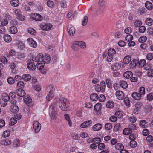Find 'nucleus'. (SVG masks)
<instances>
[{
  "label": "nucleus",
  "instance_id": "f257e3e1",
  "mask_svg": "<svg viewBox=\"0 0 153 153\" xmlns=\"http://www.w3.org/2000/svg\"><path fill=\"white\" fill-rule=\"evenodd\" d=\"M59 105L63 111L67 110L68 108V101L67 99L62 97L59 101Z\"/></svg>",
  "mask_w": 153,
  "mask_h": 153
},
{
  "label": "nucleus",
  "instance_id": "f03ea898",
  "mask_svg": "<svg viewBox=\"0 0 153 153\" xmlns=\"http://www.w3.org/2000/svg\"><path fill=\"white\" fill-rule=\"evenodd\" d=\"M49 113L52 120H55L57 116V110L56 104L55 103L53 104H52L50 106L49 110Z\"/></svg>",
  "mask_w": 153,
  "mask_h": 153
},
{
  "label": "nucleus",
  "instance_id": "7ed1b4c3",
  "mask_svg": "<svg viewBox=\"0 0 153 153\" xmlns=\"http://www.w3.org/2000/svg\"><path fill=\"white\" fill-rule=\"evenodd\" d=\"M116 53V51L114 48H110L107 53H105L103 54V58H106V60L108 62H111L113 59V56Z\"/></svg>",
  "mask_w": 153,
  "mask_h": 153
},
{
  "label": "nucleus",
  "instance_id": "20e7f679",
  "mask_svg": "<svg viewBox=\"0 0 153 153\" xmlns=\"http://www.w3.org/2000/svg\"><path fill=\"white\" fill-rule=\"evenodd\" d=\"M47 91L49 93L46 97V99L49 101L54 96V88L52 85L48 86L46 89Z\"/></svg>",
  "mask_w": 153,
  "mask_h": 153
},
{
  "label": "nucleus",
  "instance_id": "39448f33",
  "mask_svg": "<svg viewBox=\"0 0 153 153\" xmlns=\"http://www.w3.org/2000/svg\"><path fill=\"white\" fill-rule=\"evenodd\" d=\"M27 68L30 70L34 71L36 69V65L34 63V60L31 59H29L27 61Z\"/></svg>",
  "mask_w": 153,
  "mask_h": 153
},
{
  "label": "nucleus",
  "instance_id": "423d86ee",
  "mask_svg": "<svg viewBox=\"0 0 153 153\" xmlns=\"http://www.w3.org/2000/svg\"><path fill=\"white\" fill-rule=\"evenodd\" d=\"M33 127L36 133L39 132L41 129V125L37 121H35L33 123Z\"/></svg>",
  "mask_w": 153,
  "mask_h": 153
},
{
  "label": "nucleus",
  "instance_id": "0eeeda50",
  "mask_svg": "<svg viewBox=\"0 0 153 153\" xmlns=\"http://www.w3.org/2000/svg\"><path fill=\"white\" fill-rule=\"evenodd\" d=\"M68 31L69 35L71 36H73L74 35L75 33V28L71 25H68Z\"/></svg>",
  "mask_w": 153,
  "mask_h": 153
},
{
  "label": "nucleus",
  "instance_id": "6e6552de",
  "mask_svg": "<svg viewBox=\"0 0 153 153\" xmlns=\"http://www.w3.org/2000/svg\"><path fill=\"white\" fill-rule=\"evenodd\" d=\"M40 27L42 30L48 31L50 30L51 29L52 27V25L51 24L47 23L44 25H40Z\"/></svg>",
  "mask_w": 153,
  "mask_h": 153
},
{
  "label": "nucleus",
  "instance_id": "1a4fd4ad",
  "mask_svg": "<svg viewBox=\"0 0 153 153\" xmlns=\"http://www.w3.org/2000/svg\"><path fill=\"white\" fill-rule=\"evenodd\" d=\"M116 95L117 98L120 100H122L124 98V94L121 91H117L116 93Z\"/></svg>",
  "mask_w": 153,
  "mask_h": 153
},
{
  "label": "nucleus",
  "instance_id": "9d476101",
  "mask_svg": "<svg viewBox=\"0 0 153 153\" xmlns=\"http://www.w3.org/2000/svg\"><path fill=\"white\" fill-rule=\"evenodd\" d=\"M42 62L45 64H48L51 60V58L49 55L45 54L44 56L43 55Z\"/></svg>",
  "mask_w": 153,
  "mask_h": 153
},
{
  "label": "nucleus",
  "instance_id": "9b49d317",
  "mask_svg": "<svg viewBox=\"0 0 153 153\" xmlns=\"http://www.w3.org/2000/svg\"><path fill=\"white\" fill-rule=\"evenodd\" d=\"M92 122L91 120H89L84 122L80 125L81 127L86 128L89 126L92 123Z\"/></svg>",
  "mask_w": 153,
  "mask_h": 153
},
{
  "label": "nucleus",
  "instance_id": "f8f14e48",
  "mask_svg": "<svg viewBox=\"0 0 153 153\" xmlns=\"http://www.w3.org/2000/svg\"><path fill=\"white\" fill-rule=\"evenodd\" d=\"M24 102L28 105L31 106L32 105V100L30 96L26 97L24 99Z\"/></svg>",
  "mask_w": 153,
  "mask_h": 153
},
{
  "label": "nucleus",
  "instance_id": "ddd939ff",
  "mask_svg": "<svg viewBox=\"0 0 153 153\" xmlns=\"http://www.w3.org/2000/svg\"><path fill=\"white\" fill-rule=\"evenodd\" d=\"M16 92L17 95L20 97H23L25 95V91L22 89L19 88L16 90Z\"/></svg>",
  "mask_w": 153,
  "mask_h": 153
},
{
  "label": "nucleus",
  "instance_id": "4468645a",
  "mask_svg": "<svg viewBox=\"0 0 153 153\" xmlns=\"http://www.w3.org/2000/svg\"><path fill=\"white\" fill-rule=\"evenodd\" d=\"M43 54L42 53H40L35 57L34 61H35L36 62H42L43 58Z\"/></svg>",
  "mask_w": 153,
  "mask_h": 153
},
{
  "label": "nucleus",
  "instance_id": "2eb2a0df",
  "mask_svg": "<svg viewBox=\"0 0 153 153\" xmlns=\"http://www.w3.org/2000/svg\"><path fill=\"white\" fill-rule=\"evenodd\" d=\"M140 125L142 128H146L148 127L149 123L148 122H146L145 120H142L140 122Z\"/></svg>",
  "mask_w": 153,
  "mask_h": 153
},
{
  "label": "nucleus",
  "instance_id": "dca6fc26",
  "mask_svg": "<svg viewBox=\"0 0 153 153\" xmlns=\"http://www.w3.org/2000/svg\"><path fill=\"white\" fill-rule=\"evenodd\" d=\"M132 96L134 99L137 100H139L140 99L142 96L140 93L135 92L132 94Z\"/></svg>",
  "mask_w": 153,
  "mask_h": 153
},
{
  "label": "nucleus",
  "instance_id": "f3484780",
  "mask_svg": "<svg viewBox=\"0 0 153 153\" xmlns=\"http://www.w3.org/2000/svg\"><path fill=\"white\" fill-rule=\"evenodd\" d=\"M75 43L82 48H85L86 47L85 43L83 41H75Z\"/></svg>",
  "mask_w": 153,
  "mask_h": 153
},
{
  "label": "nucleus",
  "instance_id": "a211bd4d",
  "mask_svg": "<svg viewBox=\"0 0 153 153\" xmlns=\"http://www.w3.org/2000/svg\"><path fill=\"white\" fill-rule=\"evenodd\" d=\"M34 15L32 17V19H33L37 21H40L42 20V17L40 15L36 13V14H34Z\"/></svg>",
  "mask_w": 153,
  "mask_h": 153
},
{
  "label": "nucleus",
  "instance_id": "6ab92c4d",
  "mask_svg": "<svg viewBox=\"0 0 153 153\" xmlns=\"http://www.w3.org/2000/svg\"><path fill=\"white\" fill-rule=\"evenodd\" d=\"M102 126L100 123H97L94 125L93 127V129L94 131H97L101 129Z\"/></svg>",
  "mask_w": 153,
  "mask_h": 153
},
{
  "label": "nucleus",
  "instance_id": "aec40b11",
  "mask_svg": "<svg viewBox=\"0 0 153 153\" xmlns=\"http://www.w3.org/2000/svg\"><path fill=\"white\" fill-rule=\"evenodd\" d=\"M124 76L126 78H131L133 75L132 72L130 71H127L125 72L123 74Z\"/></svg>",
  "mask_w": 153,
  "mask_h": 153
},
{
  "label": "nucleus",
  "instance_id": "412c9836",
  "mask_svg": "<svg viewBox=\"0 0 153 153\" xmlns=\"http://www.w3.org/2000/svg\"><path fill=\"white\" fill-rule=\"evenodd\" d=\"M11 140L8 139H5L1 140L0 142V144L2 145H8L11 144Z\"/></svg>",
  "mask_w": 153,
  "mask_h": 153
},
{
  "label": "nucleus",
  "instance_id": "4be33fe9",
  "mask_svg": "<svg viewBox=\"0 0 153 153\" xmlns=\"http://www.w3.org/2000/svg\"><path fill=\"white\" fill-rule=\"evenodd\" d=\"M115 147L117 150L121 151L124 149V146L122 143H118L116 144Z\"/></svg>",
  "mask_w": 153,
  "mask_h": 153
},
{
  "label": "nucleus",
  "instance_id": "5701e85b",
  "mask_svg": "<svg viewBox=\"0 0 153 153\" xmlns=\"http://www.w3.org/2000/svg\"><path fill=\"white\" fill-rule=\"evenodd\" d=\"M2 100L5 102L8 101L10 100L9 96L6 93L3 94L2 96Z\"/></svg>",
  "mask_w": 153,
  "mask_h": 153
},
{
  "label": "nucleus",
  "instance_id": "b1692460",
  "mask_svg": "<svg viewBox=\"0 0 153 153\" xmlns=\"http://www.w3.org/2000/svg\"><path fill=\"white\" fill-rule=\"evenodd\" d=\"M90 99L93 101H96L98 99V95L96 93L92 94L90 96Z\"/></svg>",
  "mask_w": 153,
  "mask_h": 153
},
{
  "label": "nucleus",
  "instance_id": "393cba45",
  "mask_svg": "<svg viewBox=\"0 0 153 153\" xmlns=\"http://www.w3.org/2000/svg\"><path fill=\"white\" fill-rule=\"evenodd\" d=\"M9 31L11 33L15 34L18 31L17 28L15 26L11 27Z\"/></svg>",
  "mask_w": 153,
  "mask_h": 153
},
{
  "label": "nucleus",
  "instance_id": "a878e982",
  "mask_svg": "<svg viewBox=\"0 0 153 153\" xmlns=\"http://www.w3.org/2000/svg\"><path fill=\"white\" fill-rule=\"evenodd\" d=\"M22 78L24 81H27L31 79V77L30 75L26 74L23 75Z\"/></svg>",
  "mask_w": 153,
  "mask_h": 153
},
{
  "label": "nucleus",
  "instance_id": "bb28decb",
  "mask_svg": "<svg viewBox=\"0 0 153 153\" xmlns=\"http://www.w3.org/2000/svg\"><path fill=\"white\" fill-rule=\"evenodd\" d=\"M12 144L13 147L16 148L19 147L20 145V141L19 140H14L12 143Z\"/></svg>",
  "mask_w": 153,
  "mask_h": 153
},
{
  "label": "nucleus",
  "instance_id": "cd10ccee",
  "mask_svg": "<svg viewBox=\"0 0 153 153\" xmlns=\"http://www.w3.org/2000/svg\"><path fill=\"white\" fill-rule=\"evenodd\" d=\"M146 7L149 10H151L152 9V4L151 2L146 1L145 4Z\"/></svg>",
  "mask_w": 153,
  "mask_h": 153
},
{
  "label": "nucleus",
  "instance_id": "c85d7f7f",
  "mask_svg": "<svg viewBox=\"0 0 153 153\" xmlns=\"http://www.w3.org/2000/svg\"><path fill=\"white\" fill-rule=\"evenodd\" d=\"M138 60L137 59H134L131 62L130 65L131 68H134L136 66L138 63Z\"/></svg>",
  "mask_w": 153,
  "mask_h": 153
},
{
  "label": "nucleus",
  "instance_id": "c756f323",
  "mask_svg": "<svg viewBox=\"0 0 153 153\" xmlns=\"http://www.w3.org/2000/svg\"><path fill=\"white\" fill-rule=\"evenodd\" d=\"M132 133V131L129 128H125L123 131V134L125 135H128Z\"/></svg>",
  "mask_w": 153,
  "mask_h": 153
},
{
  "label": "nucleus",
  "instance_id": "7c9ffc66",
  "mask_svg": "<svg viewBox=\"0 0 153 153\" xmlns=\"http://www.w3.org/2000/svg\"><path fill=\"white\" fill-rule=\"evenodd\" d=\"M88 22V17L86 16H84L82 21V25L83 26H85Z\"/></svg>",
  "mask_w": 153,
  "mask_h": 153
},
{
  "label": "nucleus",
  "instance_id": "2f4dec72",
  "mask_svg": "<svg viewBox=\"0 0 153 153\" xmlns=\"http://www.w3.org/2000/svg\"><path fill=\"white\" fill-rule=\"evenodd\" d=\"M131 60V57L129 56H127L124 58L123 61L125 64H128L130 62Z\"/></svg>",
  "mask_w": 153,
  "mask_h": 153
},
{
  "label": "nucleus",
  "instance_id": "473e14b6",
  "mask_svg": "<svg viewBox=\"0 0 153 153\" xmlns=\"http://www.w3.org/2000/svg\"><path fill=\"white\" fill-rule=\"evenodd\" d=\"M120 85L121 87L124 89L128 87L127 83L125 81L121 80L120 82Z\"/></svg>",
  "mask_w": 153,
  "mask_h": 153
},
{
  "label": "nucleus",
  "instance_id": "72a5a7b5",
  "mask_svg": "<svg viewBox=\"0 0 153 153\" xmlns=\"http://www.w3.org/2000/svg\"><path fill=\"white\" fill-rule=\"evenodd\" d=\"M11 111L14 113H17L19 111V108L16 105H14L12 108Z\"/></svg>",
  "mask_w": 153,
  "mask_h": 153
},
{
  "label": "nucleus",
  "instance_id": "f704fd0d",
  "mask_svg": "<svg viewBox=\"0 0 153 153\" xmlns=\"http://www.w3.org/2000/svg\"><path fill=\"white\" fill-rule=\"evenodd\" d=\"M10 3L13 6L17 7L19 5V0H12Z\"/></svg>",
  "mask_w": 153,
  "mask_h": 153
},
{
  "label": "nucleus",
  "instance_id": "c9c22d12",
  "mask_svg": "<svg viewBox=\"0 0 153 153\" xmlns=\"http://www.w3.org/2000/svg\"><path fill=\"white\" fill-rule=\"evenodd\" d=\"M44 65L45 63L43 62L42 63L39 62L37 63L36 64V67L38 69L41 70L44 67Z\"/></svg>",
  "mask_w": 153,
  "mask_h": 153
},
{
  "label": "nucleus",
  "instance_id": "e433bc0d",
  "mask_svg": "<svg viewBox=\"0 0 153 153\" xmlns=\"http://www.w3.org/2000/svg\"><path fill=\"white\" fill-rule=\"evenodd\" d=\"M144 68L146 70L149 71L151 69L153 68V66L152 64L147 63L144 66Z\"/></svg>",
  "mask_w": 153,
  "mask_h": 153
},
{
  "label": "nucleus",
  "instance_id": "4c0bfd02",
  "mask_svg": "<svg viewBox=\"0 0 153 153\" xmlns=\"http://www.w3.org/2000/svg\"><path fill=\"white\" fill-rule=\"evenodd\" d=\"M145 23L146 25L149 26H151L153 23V21L151 18H148L146 19Z\"/></svg>",
  "mask_w": 153,
  "mask_h": 153
},
{
  "label": "nucleus",
  "instance_id": "58836bf2",
  "mask_svg": "<svg viewBox=\"0 0 153 153\" xmlns=\"http://www.w3.org/2000/svg\"><path fill=\"white\" fill-rule=\"evenodd\" d=\"M64 117L66 120L68 122L69 126H71L72 125V123L71 121L69 115L66 114L64 115Z\"/></svg>",
  "mask_w": 153,
  "mask_h": 153
},
{
  "label": "nucleus",
  "instance_id": "ea45409f",
  "mask_svg": "<svg viewBox=\"0 0 153 153\" xmlns=\"http://www.w3.org/2000/svg\"><path fill=\"white\" fill-rule=\"evenodd\" d=\"M4 41L7 42H9L11 41V38L9 35H5L4 37Z\"/></svg>",
  "mask_w": 153,
  "mask_h": 153
},
{
  "label": "nucleus",
  "instance_id": "a19ab883",
  "mask_svg": "<svg viewBox=\"0 0 153 153\" xmlns=\"http://www.w3.org/2000/svg\"><path fill=\"white\" fill-rule=\"evenodd\" d=\"M128 119L132 123H135L137 120L136 117L133 115L130 117H129Z\"/></svg>",
  "mask_w": 153,
  "mask_h": 153
},
{
  "label": "nucleus",
  "instance_id": "79ce46f5",
  "mask_svg": "<svg viewBox=\"0 0 153 153\" xmlns=\"http://www.w3.org/2000/svg\"><path fill=\"white\" fill-rule=\"evenodd\" d=\"M106 83L107 87L108 88L112 87V81L109 78H107L106 80Z\"/></svg>",
  "mask_w": 153,
  "mask_h": 153
},
{
  "label": "nucleus",
  "instance_id": "37998d69",
  "mask_svg": "<svg viewBox=\"0 0 153 153\" xmlns=\"http://www.w3.org/2000/svg\"><path fill=\"white\" fill-rule=\"evenodd\" d=\"M101 107L100 104L98 103L95 105L94 109L95 111H98L100 110Z\"/></svg>",
  "mask_w": 153,
  "mask_h": 153
},
{
  "label": "nucleus",
  "instance_id": "c03bdc74",
  "mask_svg": "<svg viewBox=\"0 0 153 153\" xmlns=\"http://www.w3.org/2000/svg\"><path fill=\"white\" fill-rule=\"evenodd\" d=\"M100 86L102 90V91H103L105 90L106 87L105 82L104 81H102L100 83Z\"/></svg>",
  "mask_w": 153,
  "mask_h": 153
},
{
  "label": "nucleus",
  "instance_id": "a18cd8bd",
  "mask_svg": "<svg viewBox=\"0 0 153 153\" xmlns=\"http://www.w3.org/2000/svg\"><path fill=\"white\" fill-rule=\"evenodd\" d=\"M106 106L108 108H111L114 106V104L112 101H109L106 104Z\"/></svg>",
  "mask_w": 153,
  "mask_h": 153
},
{
  "label": "nucleus",
  "instance_id": "49530a36",
  "mask_svg": "<svg viewBox=\"0 0 153 153\" xmlns=\"http://www.w3.org/2000/svg\"><path fill=\"white\" fill-rule=\"evenodd\" d=\"M152 107L150 105H147L145 106V111L146 112H150L152 110Z\"/></svg>",
  "mask_w": 153,
  "mask_h": 153
},
{
  "label": "nucleus",
  "instance_id": "de8ad7c7",
  "mask_svg": "<svg viewBox=\"0 0 153 153\" xmlns=\"http://www.w3.org/2000/svg\"><path fill=\"white\" fill-rule=\"evenodd\" d=\"M146 37L145 36H143L139 39L138 41L140 43H143L146 41Z\"/></svg>",
  "mask_w": 153,
  "mask_h": 153
},
{
  "label": "nucleus",
  "instance_id": "09e8293b",
  "mask_svg": "<svg viewBox=\"0 0 153 153\" xmlns=\"http://www.w3.org/2000/svg\"><path fill=\"white\" fill-rule=\"evenodd\" d=\"M105 127L106 130H110L112 128V126L111 123H108L105 124Z\"/></svg>",
  "mask_w": 153,
  "mask_h": 153
},
{
  "label": "nucleus",
  "instance_id": "8fccbe9b",
  "mask_svg": "<svg viewBox=\"0 0 153 153\" xmlns=\"http://www.w3.org/2000/svg\"><path fill=\"white\" fill-rule=\"evenodd\" d=\"M24 83L22 81L19 82L17 83V86L18 87H19V89H22L24 87Z\"/></svg>",
  "mask_w": 153,
  "mask_h": 153
},
{
  "label": "nucleus",
  "instance_id": "3c124183",
  "mask_svg": "<svg viewBox=\"0 0 153 153\" xmlns=\"http://www.w3.org/2000/svg\"><path fill=\"white\" fill-rule=\"evenodd\" d=\"M139 92L141 96L144 95L145 92V88L144 87H141L140 88Z\"/></svg>",
  "mask_w": 153,
  "mask_h": 153
},
{
  "label": "nucleus",
  "instance_id": "603ef678",
  "mask_svg": "<svg viewBox=\"0 0 153 153\" xmlns=\"http://www.w3.org/2000/svg\"><path fill=\"white\" fill-rule=\"evenodd\" d=\"M99 101L101 102L104 101L105 100V96L103 94H100L99 97H98Z\"/></svg>",
  "mask_w": 153,
  "mask_h": 153
},
{
  "label": "nucleus",
  "instance_id": "864d4df0",
  "mask_svg": "<svg viewBox=\"0 0 153 153\" xmlns=\"http://www.w3.org/2000/svg\"><path fill=\"white\" fill-rule=\"evenodd\" d=\"M6 31L4 26L2 25H0V33L2 34H4Z\"/></svg>",
  "mask_w": 153,
  "mask_h": 153
},
{
  "label": "nucleus",
  "instance_id": "5fc2aeb1",
  "mask_svg": "<svg viewBox=\"0 0 153 153\" xmlns=\"http://www.w3.org/2000/svg\"><path fill=\"white\" fill-rule=\"evenodd\" d=\"M130 145L132 148H135L137 145V143L134 140H131L130 142Z\"/></svg>",
  "mask_w": 153,
  "mask_h": 153
},
{
  "label": "nucleus",
  "instance_id": "6e6d98bb",
  "mask_svg": "<svg viewBox=\"0 0 153 153\" xmlns=\"http://www.w3.org/2000/svg\"><path fill=\"white\" fill-rule=\"evenodd\" d=\"M135 27H139L142 24V22L139 20H136L134 23Z\"/></svg>",
  "mask_w": 153,
  "mask_h": 153
},
{
  "label": "nucleus",
  "instance_id": "4d7b16f0",
  "mask_svg": "<svg viewBox=\"0 0 153 153\" xmlns=\"http://www.w3.org/2000/svg\"><path fill=\"white\" fill-rule=\"evenodd\" d=\"M28 32L31 35H34L36 33L35 30L32 28H29L28 29Z\"/></svg>",
  "mask_w": 153,
  "mask_h": 153
},
{
  "label": "nucleus",
  "instance_id": "13d9d810",
  "mask_svg": "<svg viewBox=\"0 0 153 153\" xmlns=\"http://www.w3.org/2000/svg\"><path fill=\"white\" fill-rule=\"evenodd\" d=\"M16 55V52L15 50H11L9 52V53L7 54V57H10V56H13Z\"/></svg>",
  "mask_w": 153,
  "mask_h": 153
},
{
  "label": "nucleus",
  "instance_id": "bf43d9fd",
  "mask_svg": "<svg viewBox=\"0 0 153 153\" xmlns=\"http://www.w3.org/2000/svg\"><path fill=\"white\" fill-rule=\"evenodd\" d=\"M138 64L141 67L144 66L146 65V61L144 59L140 60V61H138Z\"/></svg>",
  "mask_w": 153,
  "mask_h": 153
},
{
  "label": "nucleus",
  "instance_id": "052dcab7",
  "mask_svg": "<svg viewBox=\"0 0 153 153\" xmlns=\"http://www.w3.org/2000/svg\"><path fill=\"white\" fill-rule=\"evenodd\" d=\"M133 38V36L131 34H128L127 35L125 38V39L127 41H129L132 40Z\"/></svg>",
  "mask_w": 153,
  "mask_h": 153
},
{
  "label": "nucleus",
  "instance_id": "680f3d73",
  "mask_svg": "<svg viewBox=\"0 0 153 153\" xmlns=\"http://www.w3.org/2000/svg\"><path fill=\"white\" fill-rule=\"evenodd\" d=\"M147 100L149 101H151L153 99V93H150L147 96Z\"/></svg>",
  "mask_w": 153,
  "mask_h": 153
},
{
  "label": "nucleus",
  "instance_id": "e2e57ef3",
  "mask_svg": "<svg viewBox=\"0 0 153 153\" xmlns=\"http://www.w3.org/2000/svg\"><path fill=\"white\" fill-rule=\"evenodd\" d=\"M10 135V132L9 131H5L3 134V136L4 137H8Z\"/></svg>",
  "mask_w": 153,
  "mask_h": 153
},
{
  "label": "nucleus",
  "instance_id": "0e129e2a",
  "mask_svg": "<svg viewBox=\"0 0 153 153\" xmlns=\"http://www.w3.org/2000/svg\"><path fill=\"white\" fill-rule=\"evenodd\" d=\"M146 141L150 143L153 141V137L151 135H149L146 138Z\"/></svg>",
  "mask_w": 153,
  "mask_h": 153
},
{
  "label": "nucleus",
  "instance_id": "69168bd1",
  "mask_svg": "<svg viewBox=\"0 0 153 153\" xmlns=\"http://www.w3.org/2000/svg\"><path fill=\"white\" fill-rule=\"evenodd\" d=\"M47 6L50 7H52L54 6L53 2L51 1H47Z\"/></svg>",
  "mask_w": 153,
  "mask_h": 153
},
{
  "label": "nucleus",
  "instance_id": "338daca9",
  "mask_svg": "<svg viewBox=\"0 0 153 153\" xmlns=\"http://www.w3.org/2000/svg\"><path fill=\"white\" fill-rule=\"evenodd\" d=\"M17 120L14 118H12L10 120V125L13 126L16 123Z\"/></svg>",
  "mask_w": 153,
  "mask_h": 153
},
{
  "label": "nucleus",
  "instance_id": "774afa93",
  "mask_svg": "<svg viewBox=\"0 0 153 153\" xmlns=\"http://www.w3.org/2000/svg\"><path fill=\"white\" fill-rule=\"evenodd\" d=\"M147 75L150 77H153V68L149 71H148Z\"/></svg>",
  "mask_w": 153,
  "mask_h": 153
}]
</instances>
